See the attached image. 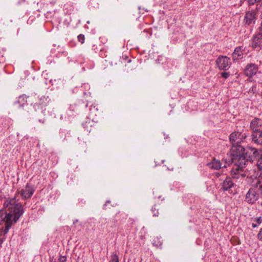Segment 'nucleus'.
Listing matches in <instances>:
<instances>
[{
    "label": "nucleus",
    "instance_id": "nucleus-5",
    "mask_svg": "<svg viewBox=\"0 0 262 262\" xmlns=\"http://www.w3.org/2000/svg\"><path fill=\"white\" fill-rule=\"evenodd\" d=\"M216 65L221 70H227L230 67L231 60L226 56H220L216 60Z\"/></svg>",
    "mask_w": 262,
    "mask_h": 262
},
{
    "label": "nucleus",
    "instance_id": "nucleus-3",
    "mask_svg": "<svg viewBox=\"0 0 262 262\" xmlns=\"http://www.w3.org/2000/svg\"><path fill=\"white\" fill-rule=\"evenodd\" d=\"M247 133H242L239 132H234L229 137L230 142L233 145L232 147V152L236 151L238 149L237 146H241L239 144L247 138Z\"/></svg>",
    "mask_w": 262,
    "mask_h": 262
},
{
    "label": "nucleus",
    "instance_id": "nucleus-18",
    "mask_svg": "<svg viewBox=\"0 0 262 262\" xmlns=\"http://www.w3.org/2000/svg\"><path fill=\"white\" fill-rule=\"evenodd\" d=\"M78 40L81 43H83L84 42L85 37L83 34H80L78 36Z\"/></svg>",
    "mask_w": 262,
    "mask_h": 262
},
{
    "label": "nucleus",
    "instance_id": "nucleus-27",
    "mask_svg": "<svg viewBox=\"0 0 262 262\" xmlns=\"http://www.w3.org/2000/svg\"><path fill=\"white\" fill-rule=\"evenodd\" d=\"M256 221H257L258 224H260L262 222V219L260 217H259L256 219Z\"/></svg>",
    "mask_w": 262,
    "mask_h": 262
},
{
    "label": "nucleus",
    "instance_id": "nucleus-29",
    "mask_svg": "<svg viewBox=\"0 0 262 262\" xmlns=\"http://www.w3.org/2000/svg\"><path fill=\"white\" fill-rule=\"evenodd\" d=\"M252 226L253 228H255L257 227V225L253 223Z\"/></svg>",
    "mask_w": 262,
    "mask_h": 262
},
{
    "label": "nucleus",
    "instance_id": "nucleus-14",
    "mask_svg": "<svg viewBox=\"0 0 262 262\" xmlns=\"http://www.w3.org/2000/svg\"><path fill=\"white\" fill-rule=\"evenodd\" d=\"M208 166L213 169H219L222 166V163H221L220 160H216L215 159H213V160L208 164Z\"/></svg>",
    "mask_w": 262,
    "mask_h": 262
},
{
    "label": "nucleus",
    "instance_id": "nucleus-12",
    "mask_svg": "<svg viewBox=\"0 0 262 262\" xmlns=\"http://www.w3.org/2000/svg\"><path fill=\"white\" fill-rule=\"evenodd\" d=\"M252 141L255 144L262 145V130L252 132L251 134Z\"/></svg>",
    "mask_w": 262,
    "mask_h": 262
},
{
    "label": "nucleus",
    "instance_id": "nucleus-4",
    "mask_svg": "<svg viewBox=\"0 0 262 262\" xmlns=\"http://www.w3.org/2000/svg\"><path fill=\"white\" fill-rule=\"evenodd\" d=\"M34 191L35 189L34 188V187L31 184L27 183L24 188L22 189L20 191H17L15 196L14 198H10L6 200L5 201V203L6 201L10 200L11 199H15L16 200H17L19 203L22 205L21 203L19 202V199H17V194H20L23 199L27 200L30 198L32 196ZM21 206H23V205H21ZM22 207L23 208V207Z\"/></svg>",
    "mask_w": 262,
    "mask_h": 262
},
{
    "label": "nucleus",
    "instance_id": "nucleus-1",
    "mask_svg": "<svg viewBox=\"0 0 262 262\" xmlns=\"http://www.w3.org/2000/svg\"><path fill=\"white\" fill-rule=\"evenodd\" d=\"M4 207L5 209L0 210V225L4 223L5 227L0 229V236L8 232L13 224L16 223L24 212L21 205L15 199L6 201ZM5 238H0V248Z\"/></svg>",
    "mask_w": 262,
    "mask_h": 262
},
{
    "label": "nucleus",
    "instance_id": "nucleus-7",
    "mask_svg": "<svg viewBox=\"0 0 262 262\" xmlns=\"http://www.w3.org/2000/svg\"><path fill=\"white\" fill-rule=\"evenodd\" d=\"M250 127L252 132L262 131V120L254 118L251 121Z\"/></svg>",
    "mask_w": 262,
    "mask_h": 262
},
{
    "label": "nucleus",
    "instance_id": "nucleus-13",
    "mask_svg": "<svg viewBox=\"0 0 262 262\" xmlns=\"http://www.w3.org/2000/svg\"><path fill=\"white\" fill-rule=\"evenodd\" d=\"M244 51L243 46L236 48L232 54L233 60H236L243 58Z\"/></svg>",
    "mask_w": 262,
    "mask_h": 262
},
{
    "label": "nucleus",
    "instance_id": "nucleus-22",
    "mask_svg": "<svg viewBox=\"0 0 262 262\" xmlns=\"http://www.w3.org/2000/svg\"><path fill=\"white\" fill-rule=\"evenodd\" d=\"M257 238L260 241H262V228L260 229L257 235Z\"/></svg>",
    "mask_w": 262,
    "mask_h": 262
},
{
    "label": "nucleus",
    "instance_id": "nucleus-8",
    "mask_svg": "<svg viewBox=\"0 0 262 262\" xmlns=\"http://www.w3.org/2000/svg\"><path fill=\"white\" fill-rule=\"evenodd\" d=\"M249 149L252 152L253 156L255 157L260 156V158L258 159L256 167L257 169H262V148L258 151L255 148L250 147Z\"/></svg>",
    "mask_w": 262,
    "mask_h": 262
},
{
    "label": "nucleus",
    "instance_id": "nucleus-10",
    "mask_svg": "<svg viewBox=\"0 0 262 262\" xmlns=\"http://www.w3.org/2000/svg\"><path fill=\"white\" fill-rule=\"evenodd\" d=\"M258 195L256 193L253 189H250L246 194V201L249 203L253 204L257 200Z\"/></svg>",
    "mask_w": 262,
    "mask_h": 262
},
{
    "label": "nucleus",
    "instance_id": "nucleus-25",
    "mask_svg": "<svg viewBox=\"0 0 262 262\" xmlns=\"http://www.w3.org/2000/svg\"><path fill=\"white\" fill-rule=\"evenodd\" d=\"M25 97L24 96H19V98H18V103H20L21 100L24 101V102H26V100H25Z\"/></svg>",
    "mask_w": 262,
    "mask_h": 262
},
{
    "label": "nucleus",
    "instance_id": "nucleus-11",
    "mask_svg": "<svg viewBox=\"0 0 262 262\" xmlns=\"http://www.w3.org/2000/svg\"><path fill=\"white\" fill-rule=\"evenodd\" d=\"M262 36L261 35L257 33L256 35H255L252 39V42H251V46L252 47L253 49H260L261 47L262 46Z\"/></svg>",
    "mask_w": 262,
    "mask_h": 262
},
{
    "label": "nucleus",
    "instance_id": "nucleus-6",
    "mask_svg": "<svg viewBox=\"0 0 262 262\" xmlns=\"http://www.w3.org/2000/svg\"><path fill=\"white\" fill-rule=\"evenodd\" d=\"M255 11H249L246 12L244 17V22L245 24L250 25L254 23L256 19Z\"/></svg>",
    "mask_w": 262,
    "mask_h": 262
},
{
    "label": "nucleus",
    "instance_id": "nucleus-26",
    "mask_svg": "<svg viewBox=\"0 0 262 262\" xmlns=\"http://www.w3.org/2000/svg\"><path fill=\"white\" fill-rule=\"evenodd\" d=\"M258 33L261 35V36H262V21H261L260 26L259 28V32Z\"/></svg>",
    "mask_w": 262,
    "mask_h": 262
},
{
    "label": "nucleus",
    "instance_id": "nucleus-21",
    "mask_svg": "<svg viewBox=\"0 0 262 262\" xmlns=\"http://www.w3.org/2000/svg\"><path fill=\"white\" fill-rule=\"evenodd\" d=\"M159 240V238L158 237L155 238V239L153 241V245L155 246L158 247L162 245V242L161 241H158V243L156 244V242L155 241V239Z\"/></svg>",
    "mask_w": 262,
    "mask_h": 262
},
{
    "label": "nucleus",
    "instance_id": "nucleus-16",
    "mask_svg": "<svg viewBox=\"0 0 262 262\" xmlns=\"http://www.w3.org/2000/svg\"><path fill=\"white\" fill-rule=\"evenodd\" d=\"M242 169H238V171L236 170V166L234 165L231 171V174L232 177L234 179H238L240 176L243 177V174H241L240 172Z\"/></svg>",
    "mask_w": 262,
    "mask_h": 262
},
{
    "label": "nucleus",
    "instance_id": "nucleus-19",
    "mask_svg": "<svg viewBox=\"0 0 262 262\" xmlns=\"http://www.w3.org/2000/svg\"><path fill=\"white\" fill-rule=\"evenodd\" d=\"M151 211L154 213V216H158L159 215L158 210L156 208L155 206H154L151 208Z\"/></svg>",
    "mask_w": 262,
    "mask_h": 262
},
{
    "label": "nucleus",
    "instance_id": "nucleus-9",
    "mask_svg": "<svg viewBox=\"0 0 262 262\" xmlns=\"http://www.w3.org/2000/svg\"><path fill=\"white\" fill-rule=\"evenodd\" d=\"M258 69V67L255 64H249L245 69V74L249 77H251L257 73Z\"/></svg>",
    "mask_w": 262,
    "mask_h": 262
},
{
    "label": "nucleus",
    "instance_id": "nucleus-28",
    "mask_svg": "<svg viewBox=\"0 0 262 262\" xmlns=\"http://www.w3.org/2000/svg\"><path fill=\"white\" fill-rule=\"evenodd\" d=\"M256 2V1H254H254H253V0H249V3L250 4H254V2Z\"/></svg>",
    "mask_w": 262,
    "mask_h": 262
},
{
    "label": "nucleus",
    "instance_id": "nucleus-23",
    "mask_svg": "<svg viewBox=\"0 0 262 262\" xmlns=\"http://www.w3.org/2000/svg\"><path fill=\"white\" fill-rule=\"evenodd\" d=\"M221 75H222V76L225 78H227L229 77L230 74H229V73L228 72H222L221 73Z\"/></svg>",
    "mask_w": 262,
    "mask_h": 262
},
{
    "label": "nucleus",
    "instance_id": "nucleus-15",
    "mask_svg": "<svg viewBox=\"0 0 262 262\" xmlns=\"http://www.w3.org/2000/svg\"><path fill=\"white\" fill-rule=\"evenodd\" d=\"M233 185V182L231 179L230 178H226L223 183L221 189L224 191H227L232 187Z\"/></svg>",
    "mask_w": 262,
    "mask_h": 262
},
{
    "label": "nucleus",
    "instance_id": "nucleus-17",
    "mask_svg": "<svg viewBox=\"0 0 262 262\" xmlns=\"http://www.w3.org/2000/svg\"><path fill=\"white\" fill-rule=\"evenodd\" d=\"M110 262H119L118 256L115 254L112 255L111 260Z\"/></svg>",
    "mask_w": 262,
    "mask_h": 262
},
{
    "label": "nucleus",
    "instance_id": "nucleus-20",
    "mask_svg": "<svg viewBox=\"0 0 262 262\" xmlns=\"http://www.w3.org/2000/svg\"><path fill=\"white\" fill-rule=\"evenodd\" d=\"M67 258L64 256H60L57 261L55 262H66Z\"/></svg>",
    "mask_w": 262,
    "mask_h": 262
},
{
    "label": "nucleus",
    "instance_id": "nucleus-24",
    "mask_svg": "<svg viewBox=\"0 0 262 262\" xmlns=\"http://www.w3.org/2000/svg\"><path fill=\"white\" fill-rule=\"evenodd\" d=\"M261 5L257 4L256 5V7L255 9V10H252V11H256V14L257 12L261 9Z\"/></svg>",
    "mask_w": 262,
    "mask_h": 262
},
{
    "label": "nucleus",
    "instance_id": "nucleus-30",
    "mask_svg": "<svg viewBox=\"0 0 262 262\" xmlns=\"http://www.w3.org/2000/svg\"><path fill=\"white\" fill-rule=\"evenodd\" d=\"M254 1H259V2H262V0H254Z\"/></svg>",
    "mask_w": 262,
    "mask_h": 262
},
{
    "label": "nucleus",
    "instance_id": "nucleus-2",
    "mask_svg": "<svg viewBox=\"0 0 262 262\" xmlns=\"http://www.w3.org/2000/svg\"><path fill=\"white\" fill-rule=\"evenodd\" d=\"M238 149L233 152L232 162L236 166V170L238 169H243L248 162L245 155V148L242 146H237Z\"/></svg>",
    "mask_w": 262,
    "mask_h": 262
}]
</instances>
